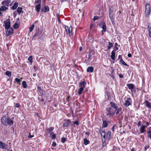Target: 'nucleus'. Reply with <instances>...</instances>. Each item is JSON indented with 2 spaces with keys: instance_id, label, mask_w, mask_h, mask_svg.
Here are the masks:
<instances>
[{
  "instance_id": "obj_7",
  "label": "nucleus",
  "mask_w": 151,
  "mask_h": 151,
  "mask_svg": "<svg viewBox=\"0 0 151 151\" xmlns=\"http://www.w3.org/2000/svg\"><path fill=\"white\" fill-rule=\"evenodd\" d=\"M7 145L5 143L0 141V148L2 149H5L8 150H9V149L7 148Z\"/></svg>"
},
{
  "instance_id": "obj_49",
  "label": "nucleus",
  "mask_w": 151,
  "mask_h": 151,
  "mask_svg": "<svg viewBox=\"0 0 151 151\" xmlns=\"http://www.w3.org/2000/svg\"><path fill=\"white\" fill-rule=\"evenodd\" d=\"M56 145V143L55 142H53L52 144V146H53L54 147H55Z\"/></svg>"
},
{
  "instance_id": "obj_18",
  "label": "nucleus",
  "mask_w": 151,
  "mask_h": 151,
  "mask_svg": "<svg viewBox=\"0 0 151 151\" xmlns=\"http://www.w3.org/2000/svg\"><path fill=\"white\" fill-rule=\"evenodd\" d=\"M18 6V4L17 2H15L13 6H12V9L13 10H14L15 9H16L17 8V7Z\"/></svg>"
},
{
  "instance_id": "obj_44",
  "label": "nucleus",
  "mask_w": 151,
  "mask_h": 151,
  "mask_svg": "<svg viewBox=\"0 0 151 151\" xmlns=\"http://www.w3.org/2000/svg\"><path fill=\"white\" fill-rule=\"evenodd\" d=\"M121 110V108H119L117 110L116 112V115H117L119 113V112Z\"/></svg>"
},
{
  "instance_id": "obj_29",
  "label": "nucleus",
  "mask_w": 151,
  "mask_h": 151,
  "mask_svg": "<svg viewBox=\"0 0 151 151\" xmlns=\"http://www.w3.org/2000/svg\"><path fill=\"white\" fill-rule=\"evenodd\" d=\"M22 85L24 88H25L27 87V85L26 82L25 81H22Z\"/></svg>"
},
{
  "instance_id": "obj_50",
  "label": "nucleus",
  "mask_w": 151,
  "mask_h": 151,
  "mask_svg": "<svg viewBox=\"0 0 151 151\" xmlns=\"http://www.w3.org/2000/svg\"><path fill=\"white\" fill-rule=\"evenodd\" d=\"M98 16H95L93 18V20L94 21L98 19Z\"/></svg>"
},
{
  "instance_id": "obj_58",
  "label": "nucleus",
  "mask_w": 151,
  "mask_h": 151,
  "mask_svg": "<svg viewBox=\"0 0 151 151\" xmlns=\"http://www.w3.org/2000/svg\"><path fill=\"white\" fill-rule=\"evenodd\" d=\"M118 58H121V59L122 58V56L121 55H119L118 56Z\"/></svg>"
},
{
  "instance_id": "obj_24",
  "label": "nucleus",
  "mask_w": 151,
  "mask_h": 151,
  "mask_svg": "<svg viewBox=\"0 0 151 151\" xmlns=\"http://www.w3.org/2000/svg\"><path fill=\"white\" fill-rule=\"evenodd\" d=\"M41 7V5L38 4L35 7V8L37 12H39L40 11Z\"/></svg>"
},
{
  "instance_id": "obj_33",
  "label": "nucleus",
  "mask_w": 151,
  "mask_h": 151,
  "mask_svg": "<svg viewBox=\"0 0 151 151\" xmlns=\"http://www.w3.org/2000/svg\"><path fill=\"white\" fill-rule=\"evenodd\" d=\"M22 9L21 7H19L17 9V12L19 14H20L22 12Z\"/></svg>"
},
{
  "instance_id": "obj_16",
  "label": "nucleus",
  "mask_w": 151,
  "mask_h": 151,
  "mask_svg": "<svg viewBox=\"0 0 151 151\" xmlns=\"http://www.w3.org/2000/svg\"><path fill=\"white\" fill-rule=\"evenodd\" d=\"M93 68L92 67H89L87 69V71L88 72L92 73L93 71Z\"/></svg>"
},
{
  "instance_id": "obj_30",
  "label": "nucleus",
  "mask_w": 151,
  "mask_h": 151,
  "mask_svg": "<svg viewBox=\"0 0 151 151\" xmlns=\"http://www.w3.org/2000/svg\"><path fill=\"white\" fill-rule=\"evenodd\" d=\"M84 89L82 88H80L78 89V93L80 95L82 93Z\"/></svg>"
},
{
  "instance_id": "obj_4",
  "label": "nucleus",
  "mask_w": 151,
  "mask_h": 151,
  "mask_svg": "<svg viewBox=\"0 0 151 151\" xmlns=\"http://www.w3.org/2000/svg\"><path fill=\"white\" fill-rule=\"evenodd\" d=\"M99 132L101 134L102 137L103 138L102 139V141H104L106 137L105 130L102 129H100L99 130Z\"/></svg>"
},
{
  "instance_id": "obj_60",
  "label": "nucleus",
  "mask_w": 151,
  "mask_h": 151,
  "mask_svg": "<svg viewBox=\"0 0 151 151\" xmlns=\"http://www.w3.org/2000/svg\"><path fill=\"white\" fill-rule=\"evenodd\" d=\"M67 1V0H61V1L62 2H64L65 1Z\"/></svg>"
},
{
  "instance_id": "obj_8",
  "label": "nucleus",
  "mask_w": 151,
  "mask_h": 151,
  "mask_svg": "<svg viewBox=\"0 0 151 151\" xmlns=\"http://www.w3.org/2000/svg\"><path fill=\"white\" fill-rule=\"evenodd\" d=\"M6 29V33L7 36L11 35L13 31V29L12 28H9Z\"/></svg>"
},
{
  "instance_id": "obj_56",
  "label": "nucleus",
  "mask_w": 151,
  "mask_h": 151,
  "mask_svg": "<svg viewBox=\"0 0 151 151\" xmlns=\"http://www.w3.org/2000/svg\"><path fill=\"white\" fill-rule=\"evenodd\" d=\"M128 56L129 57H131V53H129L128 54Z\"/></svg>"
},
{
  "instance_id": "obj_6",
  "label": "nucleus",
  "mask_w": 151,
  "mask_h": 151,
  "mask_svg": "<svg viewBox=\"0 0 151 151\" xmlns=\"http://www.w3.org/2000/svg\"><path fill=\"white\" fill-rule=\"evenodd\" d=\"M11 2L10 0H5L2 2L1 4L3 5L8 7L9 6V4Z\"/></svg>"
},
{
  "instance_id": "obj_38",
  "label": "nucleus",
  "mask_w": 151,
  "mask_h": 151,
  "mask_svg": "<svg viewBox=\"0 0 151 151\" xmlns=\"http://www.w3.org/2000/svg\"><path fill=\"white\" fill-rule=\"evenodd\" d=\"M149 36L150 37H151V27H149V26H148Z\"/></svg>"
},
{
  "instance_id": "obj_11",
  "label": "nucleus",
  "mask_w": 151,
  "mask_h": 151,
  "mask_svg": "<svg viewBox=\"0 0 151 151\" xmlns=\"http://www.w3.org/2000/svg\"><path fill=\"white\" fill-rule=\"evenodd\" d=\"M70 123V121L69 120H66L64 122L63 126V127H68Z\"/></svg>"
},
{
  "instance_id": "obj_57",
  "label": "nucleus",
  "mask_w": 151,
  "mask_h": 151,
  "mask_svg": "<svg viewBox=\"0 0 151 151\" xmlns=\"http://www.w3.org/2000/svg\"><path fill=\"white\" fill-rule=\"evenodd\" d=\"M117 14H119V15L121 13V12L120 11H119L117 12Z\"/></svg>"
},
{
  "instance_id": "obj_45",
  "label": "nucleus",
  "mask_w": 151,
  "mask_h": 151,
  "mask_svg": "<svg viewBox=\"0 0 151 151\" xmlns=\"http://www.w3.org/2000/svg\"><path fill=\"white\" fill-rule=\"evenodd\" d=\"M28 60L30 62H32V56H29L28 58Z\"/></svg>"
},
{
  "instance_id": "obj_54",
  "label": "nucleus",
  "mask_w": 151,
  "mask_h": 151,
  "mask_svg": "<svg viewBox=\"0 0 151 151\" xmlns=\"http://www.w3.org/2000/svg\"><path fill=\"white\" fill-rule=\"evenodd\" d=\"M114 126H113L112 127V130L113 131H114Z\"/></svg>"
},
{
  "instance_id": "obj_52",
  "label": "nucleus",
  "mask_w": 151,
  "mask_h": 151,
  "mask_svg": "<svg viewBox=\"0 0 151 151\" xmlns=\"http://www.w3.org/2000/svg\"><path fill=\"white\" fill-rule=\"evenodd\" d=\"M119 76L121 78H123V75H122L121 74H119Z\"/></svg>"
},
{
  "instance_id": "obj_5",
  "label": "nucleus",
  "mask_w": 151,
  "mask_h": 151,
  "mask_svg": "<svg viewBox=\"0 0 151 151\" xmlns=\"http://www.w3.org/2000/svg\"><path fill=\"white\" fill-rule=\"evenodd\" d=\"M65 29L66 31L67 34L69 35L70 36H71L72 35V27L70 26L69 27L68 26H66L65 27Z\"/></svg>"
},
{
  "instance_id": "obj_22",
  "label": "nucleus",
  "mask_w": 151,
  "mask_h": 151,
  "mask_svg": "<svg viewBox=\"0 0 151 151\" xmlns=\"http://www.w3.org/2000/svg\"><path fill=\"white\" fill-rule=\"evenodd\" d=\"M145 105L148 108L150 109L151 108V104L150 102H149L147 101H145Z\"/></svg>"
},
{
  "instance_id": "obj_12",
  "label": "nucleus",
  "mask_w": 151,
  "mask_h": 151,
  "mask_svg": "<svg viewBox=\"0 0 151 151\" xmlns=\"http://www.w3.org/2000/svg\"><path fill=\"white\" fill-rule=\"evenodd\" d=\"M127 85L129 88L131 90H133L134 87V85L132 84H127Z\"/></svg>"
},
{
  "instance_id": "obj_14",
  "label": "nucleus",
  "mask_w": 151,
  "mask_h": 151,
  "mask_svg": "<svg viewBox=\"0 0 151 151\" xmlns=\"http://www.w3.org/2000/svg\"><path fill=\"white\" fill-rule=\"evenodd\" d=\"M80 88L84 89L85 87V81H84L80 83Z\"/></svg>"
},
{
  "instance_id": "obj_34",
  "label": "nucleus",
  "mask_w": 151,
  "mask_h": 151,
  "mask_svg": "<svg viewBox=\"0 0 151 151\" xmlns=\"http://www.w3.org/2000/svg\"><path fill=\"white\" fill-rule=\"evenodd\" d=\"M120 61L125 66L128 65L122 59V58L121 59Z\"/></svg>"
},
{
  "instance_id": "obj_27",
  "label": "nucleus",
  "mask_w": 151,
  "mask_h": 151,
  "mask_svg": "<svg viewBox=\"0 0 151 151\" xmlns=\"http://www.w3.org/2000/svg\"><path fill=\"white\" fill-rule=\"evenodd\" d=\"M84 143L86 145H87V144H89L90 143L89 141L87 139H84Z\"/></svg>"
},
{
  "instance_id": "obj_23",
  "label": "nucleus",
  "mask_w": 151,
  "mask_h": 151,
  "mask_svg": "<svg viewBox=\"0 0 151 151\" xmlns=\"http://www.w3.org/2000/svg\"><path fill=\"white\" fill-rule=\"evenodd\" d=\"M50 136L52 139H54L56 137V134H54L53 132H51L50 134Z\"/></svg>"
},
{
  "instance_id": "obj_41",
  "label": "nucleus",
  "mask_w": 151,
  "mask_h": 151,
  "mask_svg": "<svg viewBox=\"0 0 151 151\" xmlns=\"http://www.w3.org/2000/svg\"><path fill=\"white\" fill-rule=\"evenodd\" d=\"M18 24L17 23H16L14 24V28H17L18 27Z\"/></svg>"
},
{
  "instance_id": "obj_53",
  "label": "nucleus",
  "mask_w": 151,
  "mask_h": 151,
  "mask_svg": "<svg viewBox=\"0 0 151 151\" xmlns=\"http://www.w3.org/2000/svg\"><path fill=\"white\" fill-rule=\"evenodd\" d=\"M74 124H76L77 125H78L79 124L78 123L77 121H76L75 122H74Z\"/></svg>"
},
{
  "instance_id": "obj_26",
  "label": "nucleus",
  "mask_w": 151,
  "mask_h": 151,
  "mask_svg": "<svg viewBox=\"0 0 151 151\" xmlns=\"http://www.w3.org/2000/svg\"><path fill=\"white\" fill-rule=\"evenodd\" d=\"M54 129V127H50L47 129V132L49 133L50 134L51 133V132H52V131Z\"/></svg>"
},
{
  "instance_id": "obj_21",
  "label": "nucleus",
  "mask_w": 151,
  "mask_h": 151,
  "mask_svg": "<svg viewBox=\"0 0 151 151\" xmlns=\"http://www.w3.org/2000/svg\"><path fill=\"white\" fill-rule=\"evenodd\" d=\"M145 127H146L145 125H142V126L141 127L140 129V131L141 133H143L144 132L146 131L145 130Z\"/></svg>"
},
{
  "instance_id": "obj_47",
  "label": "nucleus",
  "mask_w": 151,
  "mask_h": 151,
  "mask_svg": "<svg viewBox=\"0 0 151 151\" xmlns=\"http://www.w3.org/2000/svg\"><path fill=\"white\" fill-rule=\"evenodd\" d=\"M149 131L147 132L148 134H151V127H150L149 128Z\"/></svg>"
},
{
  "instance_id": "obj_55",
  "label": "nucleus",
  "mask_w": 151,
  "mask_h": 151,
  "mask_svg": "<svg viewBox=\"0 0 151 151\" xmlns=\"http://www.w3.org/2000/svg\"><path fill=\"white\" fill-rule=\"evenodd\" d=\"M141 125V122L140 121H139L137 125L138 126H139Z\"/></svg>"
},
{
  "instance_id": "obj_59",
  "label": "nucleus",
  "mask_w": 151,
  "mask_h": 151,
  "mask_svg": "<svg viewBox=\"0 0 151 151\" xmlns=\"http://www.w3.org/2000/svg\"><path fill=\"white\" fill-rule=\"evenodd\" d=\"M82 50V47H80L79 48V50L81 51Z\"/></svg>"
},
{
  "instance_id": "obj_46",
  "label": "nucleus",
  "mask_w": 151,
  "mask_h": 151,
  "mask_svg": "<svg viewBox=\"0 0 151 151\" xmlns=\"http://www.w3.org/2000/svg\"><path fill=\"white\" fill-rule=\"evenodd\" d=\"M15 107H16L19 108L20 107V105L18 103H17L16 104Z\"/></svg>"
},
{
  "instance_id": "obj_25",
  "label": "nucleus",
  "mask_w": 151,
  "mask_h": 151,
  "mask_svg": "<svg viewBox=\"0 0 151 151\" xmlns=\"http://www.w3.org/2000/svg\"><path fill=\"white\" fill-rule=\"evenodd\" d=\"M49 11V8L47 6H45L44 8L42 9V11H44L45 12H46Z\"/></svg>"
},
{
  "instance_id": "obj_28",
  "label": "nucleus",
  "mask_w": 151,
  "mask_h": 151,
  "mask_svg": "<svg viewBox=\"0 0 151 151\" xmlns=\"http://www.w3.org/2000/svg\"><path fill=\"white\" fill-rule=\"evenodd\" d=\"M111 133L110 131H108L106 134V137L107 138L109 139L110 137Z\"/></svg>"
},
{
  "instance_id": "obj_20",
  "label": "nucleus",
  "mask_w": 151,
  "mask_h": 151,
  "mask_svg": "<svg viewBox=\"0 0 151 151\" xmlns=\"http://www.w3.org/2000/svg\"><path fill=\"white\" fill-rule=\"evenodd\" d=\"M110 104H111V107L114 108V109H115V111H116L117 109V108L116 104H115L114 103L112 102H111L110 103Z\"/></svg>"
},
{
  "instance_id": "obj_1",
  "label": "nucleus",
  "mask_w": 151,
  "mask_h": 151,
  "mask_svg": "<svg viewBox=\"0 0 151 151\" xmlns=\"http://www.w3.org/2000/svg\"><path fill=\"white\" fill-rule=\"evenodd\" d=\"M1 122L2 124L5 125H11L13 124V121L10 119L6 117V116H3L2 117Z\"/></svg>"
},
{
  "instance_id": "obj_48",
  "label": "nucleus",
  "mask_w": 151,
  "mask_h": 151,
  "mask_svg": "<svg viewBox=\"0 0 151 151\" xmlns=\"http://www.w3.org/2000/svg\"><path fill=\"white\" fill-rule=\"evenodd\" d=\"M34 137V135H31L30 133H29V136H28V137L29 138H31L32 137Z\"/></svg>"
},
{
  "instance_id": "obj_64",
  "label": "nucleus",
  "mask_w": 151,
  "mask_h": 151,
  "mask_svg": "<svg viewBox=\"0 0 151 151\" xmlns=\"http://www.w3.org/2000/svg\"><path fill=\"white\" fill-rule=\"evenodd\" d=\"M146 124H147V125H149V123L148 122H146Z\"/></svg>"
},
{
  "instance_id": "obj_3",
  "label": "nucleus",
  "mask_w": 151,
  "mask_h": 151,
  "mask_svg": "<svg viewBox=\"0 0 151 151\" xmlns=\"http://www.w3.org/2000/svg\"><path fill=\"white\" fill-rule=\"evenodd\" d=\"M107 111L108 112L106 114L107 115H109L111 116H113L115 114V113L116 111L115 109L114 110L112 108H109L106 109Z\"/></svg>"
},
{
  "instance_id": "obj_51",
  "label": "nucleus",
  "mask_w": 151,
  "mask_h": 151,
  "mask_svg": "<svg viewBox=\"0 0 151 151\" xmlns=\"http://www.w3.org/2000/svg\"><path fill=\"white\" fill-rule=\"evenodd\" d=\"M40 35L38 33H36L35 35H34V37H37V36H40Z\"/></svg>"
},
{
  "instance_id": "obj_31",
  "label": "nucleus",
  "mask_w": 151,
  "mask_h": 151,
  "mask_svg": "<svg viewBox=\"0 0 151 151\" xmlns=\"http://www.w3.org/2000/svg\"><path fill=\"white\" fill-rule=\"evenodd\" d=\"M102 31L103 32H105L106 30V24L105 23L103 25V26L102 27Z\"/></svg>"
},
{
  "instance_id": "obj_37",
  "label": "nucleus",
  "mask_w": 151,
  "mask_h": 151,
  "mask_svg": "<svg viewBox=\"0 0 151 151\" xmlns=\"http://www.w3.org/2000/svg\"><path fill=\"white\" fill-rule=\"evenodd\" d=\"M107 123L106 121H104L103 122V127H106L107 125Z\"/></svg>"
},
{
  "instance_id": "obj_40",
  "label": "nucleus",
  "mask_w": 151,
  "mask_h": 151,
  "mask_svg": "<svg viewBox=\"0 0 151 151\" xmlns=\"http://www.w3.org/2000/svg\"><path fill=\"white\" fill-rule=\"evenodd\" d=\"M6 75L8 76H11V73L10 72L7 71L6 72Z\"/></svg>"
},
{
  "instance_id": "obj_61",
  "label": "nucleus",
  "mask_w": 151,
  "mask_h": 151,
  "mask_svg": "<svg viewBox=\"0 0 151 151\" xmlns=\"http://www.w3.org/2000/svg\"><path fill=\"white\" fill-rule=\"evenodd\" d=\"M131 151H134V148H132L131 150Z\"/></svg>"
},
{
  "instance_id": "obj_10",
  "label": "nucleus",
  "mask_w": 151,
  "mask_h": 151,
  "mask_svg": "<svg viewBox=\"0 0 151 151\" xmlns=\"http://www.w3.org/2000/svg\"><path fill=\"white\" fill-rule=\"evenodd\" d=\"M4 23L5 24V27L6 29L10 28V21H4Z\"/></svg>"
},
{
  "instance_id": "obj_43",
  "label": "nucleus",
  "mask_w": 151,
  "mask_h": 151,
  "mask_svg": "<svg viewBox=\"0 0 151 151\" xmlns=\"http://www.w3.org/2000/svg\"><path fill=\"white\" fill-rule=\"evenodd\" d=\"M66 140V139L65 138H64V137H63L61 138V142L63 143H64L65 142Z\"/></svg>"
},
{
  "instance_id": "obj_17",
  "label": "nucleus",
  "mask_w": 151,
  "mask_h": 151,
  "mask_svg": "<svg viewBox=\"0 0 151 151\" xmlns=\"http://www.w3.org/2000/svg\"><path fill=\"white\" fill-rule=\"evenodd\" d=\"M115 52L114 51H112L111 52V58L113 60H115Z\"/></svg>"
},
{
  "instance_id": "obj_19",
  "label": "nucleus",
  "mask_w": 151,
  "mask_h": 151,
  "mask_svg": "<svg viewBox=\"0 0 151 151\" xmlns=\"http://www.w3.org/2000/svg\"><path fill=\"white\" fill-rule=\"evenodd\" d=\"M38 92L40 95H42L43 94L42 91L41 90V88L38 87L37 88Z\"/></svg>"
},
{
  "instance_id": "obj_39",
  "label": "nucleus",
  "mask_w": 151,
  "mask_h": 151,
  "mask_svg": "<svg viewBox=\"0 0 151 151\" xmlns=\"http://www.w3.org/2000/svg\"><path fill=\"white\" fill-rule=\"evenodd\" d=\"M113 11L112 8L111 7H110L109 8V14H113Z\"/></svg>"
},
{
  "instance_id": "obj_35",
  "label": "nucleus",
  "mask_w": 151,
  "mask_h": 151,
  "mask_svg": "<svg viewBox=\"0 0 151 151\" xmlns=\"http://www.w3.org/2000/svg\"><path fill=\"white\" fill-rule=\"evenodd\" d=\"M113 45V44L112 43L109 42V45L108 46V49H110Z\"/></svg>"
},
{
  "instance_id": "obj_36",
  "label": "nucleus",
  "mask_w": 151,
  "mask_h": 151,
  "mask_svg": "<svg viewBox=\"0 0 151 151\" xmlns=\"http://www.w3.org/2000/svg\"><path fill=\"white\" fill-rule=\"evenodd\" d=\"M35 26L34 24H32V25H31L29 27L30 32H32Z\"/></svg>"
},
{
  "instance_id": "obj_15",
  "label": "nucleus",
  "mask_w": 151,
  "mask_h": 151,
  "mask_svg": "<svg viewBox=\"0 0 151 151\" xmlns=\"http://www.w3.org/2000/svg\"><path fill=\"white\" fill-rule=\"evenodd\" d=\"M8 7L5 6L3 5L0 8V12L1 11H4L8 9Z\"/></svg>"
},
{
  "instance_id": "obj_63",
  "label": "nucleus",
  "mask_w": 151,
  "mask_h": 151,
  "mask_svg": "<svg viewBox=\"0 0 151 151\" xmlns=\"http://www.w3.org/2000/svg\"><path fill=\"white\" fill-rule=\"evenodd\" d=\"M149 136L151 139V134H149Z\"/></svg>"
},
{
  "instance_id": "obj_62",
  "label": "nucleus",
  "mask_w": 151,
  "mask_h": 151,
  "mask_svg": "<svg viewBox=\"0 0 151 151\" xmlns=\"http://www.w3.org/2000/svg\"><path fill=\"white\" fill-rule=\"evenodd\" d=\"M58 21L59 22H60V19L59 18H58Z\"/></svg>"
},
{
  "instance_id": "obj_32",
  "label": "nucleus",
  "mask_w": 151,
  "mask_h": 151,
  "mask_svg": "<svg viewBox=\"0 0 151 151\" xmlns=\"http://www.w3.org/2000/svg\"><path fill=\"white\" fill-rule=\"evenodd\" d=\"M41 0H35V4H38L41 5Z\"/></svg>"
},
{
  "instance_id": "obj_2",
  "label": "nucleus",
  "mask_w": 151,
  "mask_h": 151,
  "mask_svg": "<svg viewBox=\"0 0 151 151\" xmlns=\"http://www.w3.org/2000/svg\"><path fill=\"white\" fill-rule=\"evenodd\" d=\"M150 4L147 3L146 4L145 10V16L146 17L149 16L150 12Z\"/></svg>"
},
{
  "instance_id": "obj_9",
  "label": "nucleus",
  "mask_w": 151,
  "mask_h": 151,
  "mask_svg": "<svg viewBox=\"0 0 151 151\" xmlns=\"http://www.w3.org/2000/svg\"><path fill=\"white\" fill-rule=\"evenodd\" d=\"M131 99L130 98H128L127 100L125 101V102L124 104V105L126 106H128L130 105L131 103Z\"/></svg>"
},
{
  "instance_id": "obj_13",
  "label": "nucleus",
  "mask_w": 151,
  "mask_h": 151,
  "mask_svg": "<svg viewBox=\"0 0 151 151\" xmlns=\"http://www.w3.org/2000/svg\"><path fill=\"white\" fill-rule=\"evenodd\" d=\"M109 15L112 23H113L114 22V18L113 14H109Z\"/></svg>"
},
{
  "instance_id": "obj_42",
  "label": "nucleus",
  "mask_w": 151,
  "mask_h": 151,
  "mask_svg": "<svg viewBox=\"0 0 151 151\" xmlns=\"http://www.w3.org/2000/svg\"><path fill=\"white\" fill-rule=\"evenodd\" d=\"M15 81L17 83H19L21 81L20 79L18 78H16L15 79Z\"/></svg>"
}]
</instances>
